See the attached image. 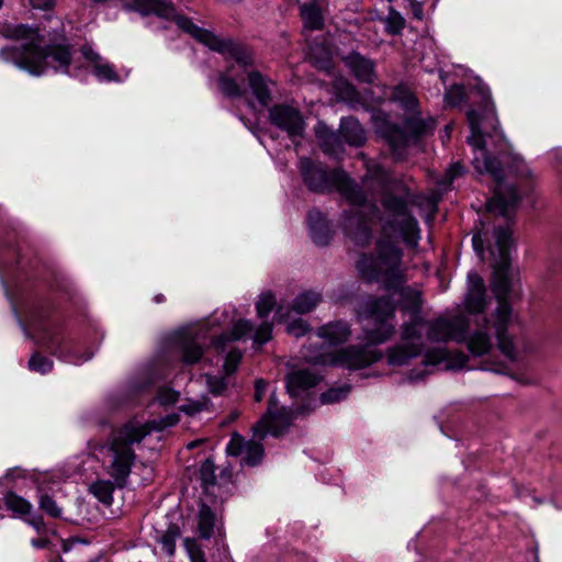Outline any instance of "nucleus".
<instances>
[{
  "label": "nucleus",
  "instance_id": "f257e3e1",
  "mask_svg": "<svg viewBox=\"0 0 562 562\" xmlns=\"http://www.w3.org/2000/svg\"><path fill=\"white\" fill-rule=\"evenodd\" d=\"M375 250V255H361L356 268L363 280L382 282L387 291L398 292L403 308L411 312L409 322L403 325L402 345L391 349L389 353L390 364L403 366L422 351V331L426 325L419 314L422 294L415 289L403 286L406 278L400 248L389 240L379 239Z\"/></svg>",
  "mask_w": 562,
  "mask_h": 562
},
{
  "label": "nucleus",
  "instance_id": "f03ea898",
  "mask_svg": "<svg viewBox=\"0 0 562 562\" xmlns=\"http://www.w3.org/2000/svg\"><path fill=\"white\" fill-rule=\"evenodd\" d=\"M4 38L19 45L0 49V59L11 63L33 76H42L49 69L67 74L72 52L65 38L47 41L40 29L25 24H5L0 31Z\"/></svg>",
  "mask_w": 562,
  "mask_h": 562
},
{
  "label": "nucleus",
  "instance_id": "7ed1b4c3",
  "mask_svg": "<svg viewBox=\"0 0 562 562\" xmlns=\"http://www.w3.org/2000/svg\"><path fill=\"white\" fill-rule=\"evenodd\" d=\"M487 305L485 284L476 272L468 274V290L463 300L464 311L475 316L476 328L469 334V321L464 315L451 318L440 317L428 325L427 338L431 341L467 342L473 356H483L493 347L491 329L495 330L494 322L482 314Z\"/></svg>",
  "mask_w": 562,
  "mask_h": 562
},
{
  "label": "nucleus",
  "instance_id": "20e7f679",
  "mask_svg": "<svg viewBox=\"0 0 562 562\" xmlns=\"http://www.w3.org/2000/svg\"><path fill=\"white\" fill-rule=\"evenodd\" d=\"M300 170L306 186L316 192L336 189L350 205L360 207L353 214H347L344 228L348 237L359 246H366L371 240L372 217L378 209L368 202L362 190L340 169L330 172L315 165L308 158L300 159Z\"/></svg>",
  "mask_w": 562,
  "mask_h": 562
},
{
  "label": "nucleus",
  "instance_id": "39448f33",
  "mask_svg": "<svg viewBox=\"0 0 562 562\" xmlns=\"http://www.w3.org/2000/svg\"><path fill=\"white\" fill-rule=\"evenodd\" d=\"M495 243L498 251V259L494 266L492 281V291L498 302L494 313L495 336L501 352L509 360H515V345L507 335V328L513 322L512 307L507 302L510 291L508 278L509 250L513 246L512 231L508 225L495 231Z\"/></svg>",
  "mask_w": 562,
  "mask_h": 562
},
{
  "label": "nucleus",
  "instance_id": "423d86ee",
  "mask_svg": "<svg viewBox=\"0 0 562 562\" xmlns=\"http://www.w3.org/2000/svg\"><path fill=\"white\" fill-rule=\"evenodd\" d=\"M123 8L142 15L156 14L165 19H175L179 29L203 43L213 50L228 55L239 66L247 67L252 63L251 53L229 38H221L199 27L189 18L177 15L173 5L161 0H124Z\"/></svg>",
  "mask_w": 562,
  "mask_h": 562
},
{
  "label": "nucleus",
  "instance_id": "0eeeda50",
  "mask_svg": "<svg viewBox=\"0 0 562 562\" xmlns=\"http://www.w3.org/2000/svg\"><path fill=\"white\" fill-rule=\"evenodd\" d=\"M151 429L149 424L133 419L113 435L109 445L90 443V450L103 462L105 472L119 487L124 486L135 461L132 446L140 442Z\"/></svg>",
  "mask_w": 562,
  "mask_h": 562
},
{
  "label": "nucleus",
  "instance_id": "6e6552de",
  "mask_svg": "<svg viewBox=\"0 0 562 562\" xmlns=\"http://www.w3.org/2000/svg\"><path fill=\"white\" fill-rule=\"evenodd\" d=\"M350 336L348 324L335 322L324 325L318 329V337L323 340L319 350L305 353L307 361L315 364L338 366L348 369H361L382 358V353L372 346L364 348L348 347L337 352L328 349L342 344Z\"/></svg>",
  "mask_w": 562,
  "mask_h": 562
},
{
  "label": "nucleus",
  "instance_id": "1a4fd4ad",
  "mask_svg": "<svg viewBox=\"0 0 562 562\" xmlns=\"http://www.w3.org/2000/svg\"><path fill=\"white\" fill-rule=\"evenodd\" d=\"M376 132L387 142L396 159L403 158L404 149L415 144L420 137L429 134L435 128V121L429 117L423 120L418 114L405 119L402 128L387 121L384 115L374 116Z\"/></svg>",
  "mask_w": 562,
  "mask_h": 562
},
{
  "label": "nucleus",
  "instance_id": "9d476101",
  "mask_svg": "<svg viewBox=\"0 0 562 562\" xmlns=\"http://www.w3.org/2000/svg\"><path fill=\"white\" fill-rule=\"evenodd\" d=\"M358 315L370 322L364 329L370 344H383L393 336L395 305L389 297L369 296L359 305Z\"/></svg>",
  "mask_w": 562,
  "mask_h": 562
},
{
  "label": "nucleus",
  "instance_id": "9b49d317",
  "mask_svg": "<svg viewBox=\"0 0 562 562\" xmlns=\"http://www.w3.org/2000/svg\"><path fill=\"white\" fill-rule=\"evenodd\" d=\"M383 206L393 217L383 225V235L391 238L397 233L404 243L417 246L420 232L417 221L407 212V199L389 195L383 200Z\"/></svg>",
  "mask_w": 562,
  "mask_h": 562
},
{
  "label": "nucleus",
  "instance_id": "f8f14e48",
  "mask_svg": "<svg viewBox=\"0 0 562 562\" xmlns=\"http://www.w3.org/2000/svg\"><path fill=\"white\" fill-rule=\"evenodd\" d=\"M467 119L471 128V135L468 137V143L474 149L473 165L479 173H490L496 180L501 178V164L499 161L487 155L484 146L483 136L481 133V115L475 110L467 112Z\"/></svg>",
  "mask_w": 562,
  "mask_h": 562
},
{
  "label": "nucleus",
  "instance_id": "ddd939ff",
  "mask_svg": "<svg viewBox=\"0 0 562 562\" xmlns=\"http://www.w3.org/2000/svg\"><path fill=\"white\" fill-rule=\"evenodd\" d=\"M291 424V412L279 407L274 395H271L267 414L254 427L260 439L267 435L279 436Z\"/></svg>",
  "mask_w": 562,
  "mask_h": 562
},
{
  "label": "nucleus",
  "instance_id": "4468645a",
  "mask_svg": "<svg viewBox=\"0 0 562 562\" xmlns=\"http://www.w3.org/2000/svg\"><path fill=\"white\" fill-rule=\"evenodd\" d=\"M269 120L274 126L284 131L292 140L304 134V120L301 112L293 106L284 104L272 106L269 111Z\"/></svg>",
  "mask_w": 562,
  "mask_h": 562
},
{
  "label": "nucleus",
  "instance_id": "2eb2a0df",
  "mask_svg": "<svg viewBox=\"0 0 562 562\" xmlns=\"http://www.w3.org/2000/svg\"><path fill=\"white\" fill-rule=\"evenodd\" d=\"M339 137L349 145L361 146L366 140V133L358 120L353 117L342 119L339 126V136L330 133L322 139L323 150L326 154H336L334 145L339 142Z\"/></svg>",
  "mask_w": 562,
  "mask_h": 562
},
{
  "label": "nucleus",
  "instance_id": "dca6fc26",
  "mask_svg": "<svg viewBox=\"0 0 562 562\" xmlns=\"http://www.w3.org/2000/svg\"><path fill=\"white\" fill-rule=\"evenodd\" d=\"M211 336L207 326H200L186 333L179 341V352L184 364H194L202 359L203 346Z\"/></svg>",
  "mask_w": 562,
  "mask_h": 562
},
{
  "label": "nucleus",
  "instance_id": "f3484780",
  "mask_svg": "<svg viewBox=\"0 0 562 562\" xmlns=\"http://www.w3.org/2000/svg\"><path fill=\"white\" fill-rule=\"evenodd\" d=\"M226 452L233 457H243V462L247 465H257L263 457V447L260 442L246 441L239 434H233L227 446Z\"/></svg>",
  "mask_w": 562,
  "mask_h": 562
},
{
  "label": "nucleus",
  "instance_id": "a211bd4d",
  "mask_svg": "<svg viewBox=\"0 0 562 562\" xmlns=\"http://www.w3.org/2000/svg\"><path fill=\"white\" fill-rule=\"evenodd\" d=\"M520 196L515 187L503 188L498 186L495 195L486 203L488 212L510 221L517 209Z\"/></svg>",
  "mask_w": 562,
  "mask_h": 562
},
{
  "label": "nucleus",
  "instance_id": "6ab92c4d",
  "mask_svg": "<svg viewBox=\"0 0 562 562\" xmlns=\"http://www.w3.org/2000/svg\"><path fill=\"white\" fill-rule=\"evenodd\" d=\"M37 342L50 350L56 356H61L63 346L66 342L64 330L58 325L41 324L35 328Z\"/></svg>",
  "mask_w": 562,
  "mask_h": 562
},
{
  "label": "nucleus",
  "instance_id": "aec40b11",
  "mask_svg": "<svg viewBox=\"0 0 562 562\" xmlns=\"http://www.w3.org/2000/svg\"><path fill=\"white\" fill-rule=\"evenodd\" d=\"M468 362V357L463 353L451 355L445 348L428 351L425 356L424 364L426 367H436L443 364L446 369H461Z\"/></svg>",
  "mask_w": 562,
  "mask_h": 562
},
{
  "label": "nucleus",
  "instance_id": "412c9836",
  "mask_svg": "<svg viewBox=\"0 0 562 562\" xmlns=\"http://www.w3.org/2000/svg\"><path fill=\"white\" fill-rule=\"evenodd\" d=\"M252 331L251 324L246 319H238L229 334H224L212 340V346L216 352H225L228 344L239 340Z\"/></svg>",
  "mask_w": 562,
  "mask_h": 562
},
{
  "label": "nucleus",
  "instance_id": "4be33fe9",
  "mask_svg": "<svg viewBox=\"0 0 562 562\" xmlns=\"http://www.w3.org/2000/svg\"><path fill=\"white\" fill-rule=\"evenodd\" d=\"M318 381L319 378L315 373L308 370H299L288 375L286 389L291 396H297L301 391L315 386Z\"/></svg>",
  "mask_w": 562,
  "mask_h": 562
},
{
  "label": "nucleus",
  "instance_id": "5701e85b",
  "mask_svg": "<svg viewBox=\"0 0 562 562\" xmlns=\"http://www.w3.org/2000/svg\"><path fill=\"white\" fill-rule=\"evenodd\" d=\"M307 223L314 243L322 246L327 245L330 240V231L323 214L317 210L310 211Z\"/></svg>",
  "mask_w": 562,
  "mask_h": 562
},
{
  "label": "nucleus",
  "instance_id": "b1692460",
  "mask_svg": "<svg viewBox=\"0 0 562 562\" xmlns=\"http://www.w3.org/2000/svg\"><path fill=\"white\" fill-rule=\"evenodd\" d=\"M347 67L357 77L358 80L363 82H371L374 77V66L369 59L357 53H352L345 58Z\"/></svg>",
  "mask_w": 562,
  "mask_h": 562
},
{
  "label": "nucleus",
  "instance_id": "393cba45",
  "mask_svg": "<svg viewBox=\"0 0 562 562\" xmlns=\"http://www.w3.org/2000/svg\"><path fill=\"white\" fill-rule=\"evenodd\" d=\"M248 81L251 92L258 102L263 106L268 105L271 101L270 86L272 85V81L268 80L260 72L255 70L248 72Z\"/></svg>",
  "mask_w": 562,
  "mask_h": 562
},
{
  "label": "nucleus",
  "instance_id": "a878e982",
  "mask_svg": "<svg viewBox=\"0 0 562 562\" xmlns=\"http://www.w3.org/2000/svg\"><path fill=\"white\" fill-rule=\"evenodd\" d=\"M86 58L92 64L95 77L101 81H117L119 75L114 66L101 58V56L92 50L85 52Z\"/></svg>",
  "mask_w": 562,
  "mask_h": 562
},
{
  "label": "nucleus",
  "instance_id": "bb28decb",
  "mask_svg": "<svg viewBox=\"0 0 562 562\" xmlns=\"http://www.w3.org/2000/svg\"><path fill=\"white\" fill-rule=\"evenodd\" d=\"M243 83L244 78H237L233 72V68H229L218 78L220 90L227 98H239L244 95L245 89Z\"/></svg>",
  "mask_w": 562,
  "mask_h": 562
},
{
  "label": "nucleus",
  "instance_id": "cd10ccee",
  "mask_svg": "<svg viewBox=\"0 0 562 562\" xmlns=\"http://www.w3.org/2000/svg\"><path fill=\"white\" fill-rule=\"evenodd\" d=\"M300 15L305 29L312 31L321 30L324 25L323 14L316 1L310 4H302L300 7Z\"/></svg>",
  "mask_w": 562,
  "mask_h": 562
},
{
  "label": "nucleus",
  "instance_id": "c85d7f7f",
  "mask_svg": "<svg viewBox=\"0 0 562 562\" xmlns=\"http://www.w3.org/2000/svg\"><path fill=\"white\" fill-rule=\"evenodd\" d=\"M4 504L9 510L20 516L29 515L32 510V504L13 492L5 494Z\"/></svg>",
  "mask_w": 562,
  "mask_h": 562
},
{
  "label": "nucleus",
  "instance_id": "c756f323",
  "mask_svg": "<svg viewBox=\"0 0 562 562\" xmlns=\"http://www.w3.org/2000/svg\"><path fill=\"white\" fill-rule=\"evenodd\" d=\"M321 301V295L313 291H306L297 295L294 300L293 310L299 314L312 311Z\"/></svg>",
  "mask_w": 562,
  "mask_h": 562
},
{
  "label": "nucleus",
  "instance_id": "7c9ffc66",
  "mask_svg": "<svg viewBox=\"0 0 562 562\" xmlns=\"http://www.w3.org/2000/svg\"><path fill=\"white\" fill-rule=\"evenodd\" d=\"M215 524V516L211 508L206 505H202L199 510V532L202 538L209 539L213 533Z\"/></svg>",
  "mask_w": 562,
  "mask_h": 562
},
{
  "label": "nucleus",
  "instance_id": "2f4dec72",
  "mask_svg": "<svg viewBox=\"0 0 562 562\" xmlns=\"http://www.w3.org/2000/svg\"><path fill=\"white\" fill-rule=\"evenodd\" d=\"M89 491L100 502L111 504L113 501L114 483L106 480H98L90 485Z\"/></svg>",
  "mask_w": 562,
  "mask_h": 562
},
{
  "label": "nucleus",
  "instance_id": "473e14b6",
  "mask_svg": "<svg viewBox=\"0 0 562 562\" xmlns=\"http://www.w3.org/2000/svg\"><path fill=\"white\" fill-rule=\"evenodd\" d=\"M392 99L398 102L404 109L414 111L417 100L414 93L405 86H397L393 89Z\"/></svg>",
  "mask_w": 562,
  "mask_h": 562
},
{
  "label": "nucleus",
  "instance_id": "72a5a7b5",
  "mask_svg": "<svg viewBox=\"0 0 562 562\" xmlns=\"http://www.w3.org/2000/svg\"><path fill=\"white\" fill-rule=\"evenodd\" d=\"M200 479L205 491L216 483L215 465L211 459H205L200 467Z\"/></svg>",
  "mask_w": 562,
  "mask_h": 562
},
{
  "label": "nucleus",
  "instance_id": "f704fd0d",
  "mask_svg": "<svg viewBox=\"0 0 562 562\" xmlns=\"http://www.w3.org/2000/svg\"><path fill=\"white\" fill-rule=\"evenodd\" d=\"M180 531L178 527L171 526L169 527L161 536L160 543L162 547V550L168 554L172 555L176 550V541L179 537Z\"/></svg>",
  "mask_w": 562,
  "mask_h": 562
},
{
  "label": "nucleus",
  "instance_id": "c9c22d12",
  "mask_svg": "<svg viewBox=\"0 0 562 562\" xmlns=\"http://www.w3.org/2000/svg\"><path fill=\"white\" fill-rule=\"evenodd\" d=\"M405 26V20L404 18L394 9H390L386 21H385V27L387 33L390 34H400L402 30Z\"/></svg>",
  "mask_w": 562,
  "mask_h": 562
},
{
  "label": "nucleus",
  "instance_id": "e433bc0d",
  "mask_svg": "<svg viewBox=\"0 0 562 562\" xmlns=\"http://www.w3.org/2000/svg\"><path fill=\"white\" fill-rule=\"evenodd\" d=\"M29 368L32 371L45 374L53 369V361L40 353H34L29 360Z\"/></svg>",
  "mask_w": 562,
  "mask_h": 562
},
{
  "label": "nucleus",
  "instance_id": "4c0bfd02",
  "mask_svg": "<svg viewBox=\"0 0 562 562\" xmlns=\"http://www.w3.org/2000/svg\"><path fill=\"white\" fill-rule=\"evenodd\" d=\"M387 173L380 165H370L367 167L366 182H376L381 188L385 187Z\"/></svg>",
  "mask_w": 562,
  "mask_h": 562
},
{
  "label": "nucleus",
  "instance_id": "58836bf2",
  "mask_svg": "<svg viewBox=\"0 0 562 562\" xmlns=\"http://www.w3.org/2000/svg\"><path fill=\"white\" fill-rule=\"evenodd\" d=\"M276 300L274 296L270 293H262L259 296V300L256 304L257 314L259 317L263 318L269 315L274 306Z\"/></svg>",
  "mask_w": 562,
  "mask_h": 562
},
{
  "label": "nucleus",
  "instance_id": "ea45409f",
  "mask_svg": "<svg viewBox=\"0 0 562 562\" xmlns=\"http://www.w3.org/2000/svg\"><path fill=\"white\" fill-rule=\"evenodd\" d=\"M464 100V88L461 85H453L445 93V101L450 106H457Z\"/></svg>",
  "mask_w": 562,
  "mask_h": 562
},
{
  "label": "nucleus",
  "instance_id": "a19ab883",
  "mask_svg": "<svg viewBox=\"0 0 562 562\" xmlns=\"http://www.w3.org/2000/svg\"><path fill=\"white\" fill-rule=\"evenodd\" d=\"M40 507L47 515L54 518H59L61 516V508L56 504V502L49 495H42L40 498Z\"/></svg>",
  "mask_w": 562,
  "mask_h": 562
},
{
  "label": "nucleus",
  "instance_id": "79ce46f5",
  "mask_svg": "<svg viewBox=\"0 0 562 562\" xmlns=\"http://www.w3.org/2000/svg\"><path fill=\"white\" fill-rule=\"evenodd\" d=\"M272 337V325L270 323L263 322L256 329L252 340L257 345H263L268 342Z\"/></svg>",
  "mask_w": 562,
  "mask_h": 562
},
{
  "label": "nucleus",
  "instance_id": "37998d69",
  "mask_svg": "<svg viewBox=\"0 0 562 562\" xmlns=\"http://www.w3.org/2000/svg\"><path fill=\"white\" fill-rule=\"evenodd\" d=\"M241 359V352L235 348L229 349L225 362H224V371L226 374H232L237 369V366Z\"/></svg>",
  "mask_w": 562,
  "mask_h": 562
},
{
  "label": "nucleus",
  "instance_id": "c03bdc74",
  "mask_svg": "<svg viewBox=\"0 0 562 562\" xmlns=\"http://www.w3.org/2000/svg\"><path fill=\"white\" fill-rule=\"evenodd\" d=\"M477 92L481 95L483 103V111L486 115L494 116L495 114V105L492 101V95L488 88L477 87Z\"/></svg>",
  "mask_w": 562,
  "mask_h": 562
},
{
  "label": "nucleus",
  "instance_id": "a18cd8bd",
  "mask_svg": "<svg viewBox=\"0 0 562 562\" xmlns=\"http://www.w3.org/2000/svg\"><path fill=\"white\" fill-rule=\"evenodd\" d=\"M179 398V393L171 389H161L158 393L157 401L162 406L175 404Z\"/></svg>",
  "mask_w": 562,
  "mask_h": 562
},
{
  "label": "nucleus",
  "instance_id": "49530a36",
  "mask_svg": "<svg viewBox=\"0 0 562 562\" xmlns=\"http://www.w3.org/2000/svg\"><path fill=\"white\" fill-rule=\"evenodd\" d=\"M348 390L345 389H331L322 394L321 401L324 404L338 402L347 395Z\"/></svg>",
  "mask_w": 562,
  "mask_h": 562
},
{
  "label": "nucleus",
  "instance_id": "de8ad7c7",
  "mask_svg": "<svg viewBox=\"0 0 562 562\" xmlns=\"http://www.w3.org/2000/svg\"><path fill=\"white\" fill-rule=\"evenodd\" d=\"M307 330L308 325L302 319L294 321L286 327V331L295 337L303 336Z\"/></svg>",
  "mask_w": 562,
  "mask_h": 562
},
{
  "label": "nucleus",
  "instance_id": "09e8293b",
  "mask_svg": "<svg viewBox=\"0 0 562 562\" xmlns=\"http://www.w3.org/2000/svg\"><path fill=\"white\" fill-rule=\"evenodd\" d=\"M205 378L209 389L213 394H221L225 390L226 383L223 378H215L211 375H205Z\"/></svg>",
  "mask_w": 562,
  "mask_h": 562
},
{
  "label": "nucleus",
  "instance_id": "8fccbe9b",
  "mask_svg": "<svg viewBox=\"0 0 562 562\" xmlns=\"http://www.w3.org/2000/svg\"><path fill=\"white\" fill-rule=\"evenodd\" d=\"M203 404L199 402H192L186 405H182L180 409L186 413L187 415H195L200 413L203 409Z\"/></svg>",
  "mask_w": 562,
  "mask_h": 562
},
{
  "label": "nucleus",
  "instance_id": "3c124183",
  "mask_svg": "<svg viewBox=\"0 0 562 562\" xmlns=\"http://www.w3.org/2000/svg\"><path fill=\"white\" fill-rule=\"evenodd\" d=\"M268 383L265 380H257L255 384V401L260 402L263 398Z\"/></svg>",
  "mask_w": 562,
  "mask_h": 562
},
{
  "label": "nucleus",
  "instance_id": "603ef678",
  "mask_svg": "<svg viewBox=\"0 0 562 562\" xmlns=\"http://www.w3.org/2000/svg\"><path fill=\"white\" fill-rule=\"evenodd\" d=\"M409 4H411V10H412L414 18H416L417 20H423V18H424L423 4L415 0H409Z\"/></svg>",
  "mask_w": 562,
  "mask_h": 562
},
{
  "label": "nucleus",
  "instance_id": "864d4df0",
  "mask_svg": "<svg viewBox=\"0 0 562 562\" xmlns=\"http://www.w3.org/2000/svg\"><path fill=\"white\" fill-rule=\"evenodd\" d=\"M462 171H463V168L459 162L452 165L447 171V177H448L449 181L452 182V180L456 177L460 176L462 173Z\"/></svg>",
  "mask_w": 562,
  "mask_h": 562
},
{
  "label": "nucleus",
  "instance_id": "5fc2aeb1",
  "mask_svg": "<svg viewBox=\"0 0 562 562\" xmlns=\"http://www.w3.org/2000/svg\"><path fill=\"white\" fill-rule=\"evenodd\" d=\"M473 248L476 252H483V239L480 234H476L472 238Z\"/></svg>",
  "mask_w": 562,
  "mask_h": 562
},
{
  "label": "nucleus",
  "instance_id": "6e6d98bb",
  "mask_svg": "<svg viewBox=\"0 0 562 562\" xmlns=\"http://www.w3.org/2000/svg\"><path fill=\"white\" fill-rule=\"evenodd\" d=\"M32 544H33L35 548L43 549V548H46V547H47V544H48V540H46V539H36V540H33V541H32Z\"/></svg>",
  "mask_w": 562,
  "mask_h": 562
},
{
  "label": "nucleus",
  "instance_id": "4d7b16f0",
  "mask_svg": "<svg viewBox=\"0 0 562 562\" xmlns=\"http://www.w3.org/2000/svg\"><path fill=\"white\" fill-rule=\"evenodd\" d=\"M276 315H277V317H278V319L280 322H285L286 318H288L286 313H283V307L282 306L278 307Z\"/></svg>",
  "mask_w": 562,
  "mask_h": 562
},
{
  "label": "nucleus",
  "instance_id": "13d9d810",
  "mask_svg": "<svg viewBox=\"0 0 562 562\" xmlns=\"http://www.w3.org/2000/svg\"><path fill=\"white\" fill-rule=\"evenodd\" d=\"M154 301H155L156 303H162V302H165V301H166V297H165V295H164V294H157V295L154 297Z\"/></svg>",
  "mask_w": 562,
  "mask_h": 562
},
{
  "label": "nucleus",
  "instance_id": "bf43d9fd",
  "mask_svg": "<svg viewBox=\"0 0 562 562\" xmlns=\"http://www.w3.org/2000/svg\"><path fill=\"white\" fill-rule=\"evenodd\" d=\"M32 525L36 528V529H40L44 524H43V520L41 518H37L36 520L32 521Z\"/></svg>",
  "mask_w": 562,
  "mask_h": 562
},
{
  "label": "nucleus",
  "instance_id": "052dcab7",
  "mask_svg": "<svg viewBox=\"0 0 562 562\" xmlns=\"http://www.w3.org/2000/svg\"><path fill=\"white\" fill-rule=\"evenodd\" d=\"M192 562H205L202 557H192Z\"/></svg>",
  "mask_w": 562,
  "mask_h": 562
},
{
  "label": "nucleus",
  "instance_id": "680f3d73",
  "mask_svg": "<svg viewBox=\"0 0 562 562\" xmlns=\"http://www.w3.org/2000/svg\"><path fill=\"white\" fill-rule=\"evenodd\" d=\"M91 356H88L86 357L85 359H80L78 361H72L75 364H79V363H82L83 361H87L88 359H90Z\"/></svg>",
  "mask_w": 562,
  "mask_h": 562
},
{
  "label": "nucleus",
  "instance_id": "e2e57ef3",
  "mask_svg": "<svg viewBox=\"0 0 562 562\" xmlns=\"http://www.w3.org/2000/svg\"><path fill=\"white\" fill-rule=\"evenodd\" d=\"M450 132H451V127L450 126H446L445 134H447L448 137L450 135Z\"/></svg>",
  "mask_w": 562,
  "mask_h": 562
},
{
  "label": "nucleus",
  "instance_id": "0e129e2a",
  "mask_svg": "<svg viewBox=\"0 0 562 562\" xmlns=\"http://www.w3.org/2000/svg\"><path fill=\"white\" fill-rule=\"evenodd\" d=\"M195 446H196V442H190V443L188 445V448H189V449H192V448H194Z\"/></svg>",
  "mask_w": 562,
  "mask_h": 562
},
{
  "label": "nucleus",
  "instance_id": "69168bd1",
  "mask_svg": "<svg viewBox=\"0 0 562 562\" xmlns=\"http://www.w3.org/2000/svg\"><path fill=\"white\" fill-rule=\"evenodd\" d=\"M176 423H177V418H172V419L170 420V423H168V425H173V424H176Z\"/></svg>",
  "mask_w": 562,
  "mask_h": 562
},
{
  "label": "nucleus",
  "instance_id": "338daca9",
  "mask_svg": "<svg viewBox=\"0 0 562 562\" xmlns=\"http://www.w3.org/2000/svg\"><path fill=\"white\" fill-rule=\"evenodd\" d=\"M3 5V0H0V9L2 8Z\"/></svg>",
  "mask_w": 562,
  "mask_h": 562
}]
</instances>
